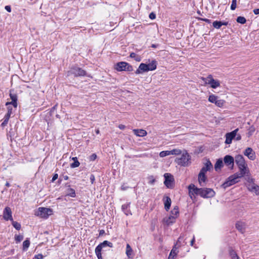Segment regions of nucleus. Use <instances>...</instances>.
<instances>
[{
  "label": "nucleus",
  "mask_w": 259,
  "mask_h": 259,
  "mask_svg": "<svg viewBox=\"0 0 259 259\" xmlns=\"http://www.w3.org/2000/svg\"><path fill=\"white\" fill-rule=\"evenodd\" d=\"M157 62L155 60H152L149 63H141L136 70L135 73L137 74H142L149 71L155 70L157 68Z\"/></svg>",
  "instance_id": "1"
},
{
  "label": "nucleus",
  "mask_w": 259,
  "mask_h": 259,
  "mask_svg": "<svg viewBox=\"0 0 259 259\" xmlns=\"http://www.w3.org/2000/svg\"><path fill=\"white\" fill-rule=\"evenodd\" d=\"M179 215V207L177 206H175L171 210L170 215L164 218L163 222L167 225H171L176 222V220Z\"/></svg>",
  "instance_id": "2"
},
{
  "label": "nucleus",
  "mask_w": 259,
  "mask_h": 259,
  "mask_svg": "<svg viewBox=\"0 0 259 259\" xmlns=\"http://www.w3.org/2000/svg\"><path fill=\"white\" fill-rule=\"evenodd\" d=\"M238 176L239 175L237 174V173H235L230 176L222 184V187L224 189H226V188H228L239 182V179H240V178Z\"/></svg>",
  "instance_id": "3"
},
{
  "label": "nucleus",
  "mask_w": 259,
  "mask_h": 259,
  "mask_svg": "<svg viewBox=\"0 0 259 259\" xmlns=\"http://www.w3.org/2000/svg\"><path fill=\"white\" fill-rule=\"evenodd\" d=\"M109 246L110 247H113V244L112 243L105 240L102 243H101L99 244L95 248V253L97 255V257L98 259H103L101 251L103 248Z\"/></svg>",
  "instance_id": "4"
},
{
  "label": "nucleus",
  "mask_w": 259,
  "mask_h": 259,
  "mask_svg": "<svg viewBox=\"0 0 259 259\" xmlns=\"http://www.w3.org/2000/svg\"><path fill=\"white\" fill-rule=\"evenodd\" d=\"M190 157L187 152L183 153L181 157L177 158L176 159L177 163L181 166H187L190 164Z\"/></svg>",
  "instance_id": "5"
},
{
  "label": "nucleus",
  "mask_w": 259,
  "mask_h": 259,
  "mask_svg": "<svg viewBox=\"0 0 259 259\" xmlns=\"http://www.w3.org/2000/svg\"><path fill=\"white\" fill-rule=\"evenodd\" d=\"M52 210L50 208L46 207H39L35 212V214L42 218L47 219L49 215H51Z\"/></svg>",
  "instance_id": "6"
},
{
  "label": "nucleus",
  "mask_w": 259,
  "mask_h": 259,
  "mask_svg": "<svg viewBox=\"0 0 259 259\" xmlns=\"http://www.w3.org/2000/svg\"><path fill=\"white\" fill-rule=\"evenodd\" d=\"M202 80L205 84H209L211 88L215 89L220 85V81L213 78L212 75H209L206 78H202Z\"/></svg>",
  "instance_id": "7"
},
{
  "label": "nucleus",
  "mask_w": 259,
  "mask_h": 259,
  "mask_svg": "<svg viewBox=\"0 0 259 259\" xmlns=\"http://www.w3.org/2000/svg\"><path fill=\"white\" fill-rule=\"evenodd\" d=\"M115 69L118 71H132L133 70V66L125 62H120L117 63L116 65Z\"/></svg>",
  "instance_id": "8"
},
{
  "label": "nucleus",
  "mask_w": 259,
  "mask_h": 259,
  "mask_svg": "<svg viewBox=\"0 0 259 259\" xmlns=\"http://www.w3.org/2000/svg\"><path fill=\"white\" fill-rule=\"evenodd\" d=\"M208 100L209 102L215 104L219 107H222L225 103V101L224 100L220 99L218 96L213 94L210 95Z\"/></svg>",
  "instance_id": "9"
},
{
  "label": "nucleus",
  "mask_w": 259,
  "mask_h": 259,
  "mask_svg": "<svg viewBox=\"0 0 259 259\" xmlns=\"http://www.w3.org/2000/svg\"><path fill=\"white\" fill-rule=\"evenodd\" d=\"M164 184L168 188H172L174 185V177L169 173H165L164 175Z\"/></svg>",
  "instance_id": "10"
},
{
  "label": "nucleus",
  "mask_w": 259,
  "mask_h": 259,
  "mask_svg": "<svg viewBox=\"0 0 259 259\" xmlns=\"http://www.w3.org/2000/svg\"><path fill=\"white\" fill-rule=\"evenodd\" d=\"M188 188L189 190V195L191 199L193 198V196H194L195 195L201 196L202 188H198L193 184L189 185Z\"/></svg>",
  "instance_id": "11"
},
{
  "label": "nucleus",
  "mask_w": 259,
  "mask_h": 259,
  "mask_svg": "<svg viewBox=\"0 0 259 259\" xmlns=\"http://www.w3.org/2000/svg\"><path fill=\"white\" fill-rule=\"evenodd\" d=\"M69 73L73 74L75 76H81L86 75L85 71L84 70L77 66L72 67Z\"/></svg>",
  "instance_id": "12"
},
{
  "label": "nucleus",
  "mask_w": 259,
  "mask_h": 259,
  "mask_svg": "<svg viewBox=\"0 0 259 259\" xmlns=\"http://www.w3.org/2000/svg\"><path fill=\"white\" fill-rule=\"evenodd\" d=\"M214 191L210 188H202L201 197L203 198H211L214 196Z\"/></svg>",
  "instance_id": "13"
},
{
  "label": "nucleus",
  "mask_w": 259,
  "mask_h": 259,
  "mask_svg": "<svg viewBox=\"0 0 259 259\" xmlns=\"http://www.w3.org/2000/svg\"><path fill=\"white\" fill-rule=\"evenodd\" d=\"M238 128H236L230 133H227L225 135L226 144H230L232 143V140L234 139L236 136V133L238 131Z\"/></svg>",
  "instance_id": "14"
},
{
  "label": "nucleus",
  "mask_w": 259,
  "mask_h": 259,
  "mask_svg": "<svg viewBox=\"0 0 259 259\" xmlns=\"http://www.w3.org/2000/svg\"><path fill=\"white\" fill-rule=\"evenodd\" d=\"M238 168L239 169L240 172H237L239 175L238 176L241 178L243 177L245 175H249V170L247 167V165H242V166H238Z\"/></svg>",
  "instance_id": "15"
},
{
  "label": "nucleus",
  "mask_w": 259,
  "mask_h": 259,
  "mask_svg": "<svg viewBox=\"0 0 259 259\" xmlns=\"http://www.w3.org/2000/svg\"><path fill=\"white\" fill-rule=\"evenodd\" d=\"M12 210L10 207H6L3 211V218L6 221H13Z\"/></svg>",
  "instance_id": "16"
},
{
  "label": "nucleus",
  "mask_w": 259,
  "mask_h": 259,
  "mask_svg": "<svg viewBox=\"0 0 259 259\" xmlns=\"http://www.w3.org/2000/svg\"><path fill=\"white\" fill-rule=\"evenodd\" d=\"M244 155L247 156V157L251 160H253L255 159V152L253 151L252 148L250 147L247 148L244 152Z\"/></svg>",
  "instance_id": "17"
},
{
  "label": "nucleus",
  "mask_w": 259,
  "mask_h": 259,
  "mask_svg": "<svg viewBox=\"0 0 259 259\" xmlns=\"http://www.w3.org/2000/svg\"><path fill=\"white\" fill-rule=\"evenodd\" d=\"M234 160V158L232 156L229 155H226L224 158V161L225 164L231 168L233 167Z\"/></svg>",
  "instance_id": "18"
},
{
  "label": "nucleus",
  "mask_w": 259,
  "mask_h": 259,
  "mask_svg": "<svg viewBox=\"0 0 259 259\" xmlns=\"http://www.w3.org/2000/svg\"><path fill=\"white\" fill-rule=\"evenodd\" d=\"M212 167L213 166L212 163H211L210 160H207L205 163L204 164V166H203L201 169L200 172L205 175L206 172L207 171H209L211 169H212Z\"/></svg>",
  "instance_id": "19"
},
{
  "label": "nucleus",
  "mask_w": 259,
  "mask_h": 259,
  "mask_svg": "<svg viewBox=\"0 0 259 259\" xmlns=\"http://www.w3.org/2000/svg\"><path fill=\"white\" fill-rule=\"evenodd\" d=\"M235 161L237 166L247 165L243 156L241 155H237L235 156Z\"/></svg>",
  "instance_id": "20"
},
{
  "label": "nucleus",
  "mask_w": 259,
  "mask_h": 259,
  "mask_svg": "<svg viewBox=\"0 0 259 259\" xmlns=\"http://www.w3.org/2000/svg\"><path fill=\"white\" fill-rule=\"evenodd\" d=\"M248 190L251 192L255 193L256 195L259 196V186L257 185L254 183L249 185Z\"/></svg>",
  "instance_id": "21"
},
{
  "label": "nucleus",
  "mask_w": 259,
  "mask_h": 259,
  "mask_svg": "<svg viewBox=\"0 0 259 259\" xmlns=\"http://www.w3.org/2000/svg\"><path fill=\"white\" fill-rule=\"evenodd\" d=\"M130 204L131 203H126L125 204H123L121 206V208L123 212L126 215L132 214L131 211L130 209Z\"/></svg>",
  "instance_id": "22"
},
{
  "label": "nucleus",
  "mask_w": 259,
  "mask_h": 259,
  "mask_svg": "<svg viewBox=\"0 0 259 259\" xmlns=\"http://www.w3.org/2000/svg\"><path fill=\"white\" fill-rule=\"evenodd\" d=\"M133 132L138 137H143L147 135V132L143 129H134Z\"/></svg>",
  "instance_id": "23"
},
{
  "label": "nucleus",
  "mask_w": 259,
  "mask_h": 259,
  "mask_svg": "<svg viewBox=\"0 0 259 259\" xmlns=\"http://www.w3.org/2000/svg\"><path fill=\"white\" fill-rule=\"evenodd\" d=\"M163 201L164 204V208L166 211H168L171 205V199L169 197L166 196L163 198Z\"/></svg>",
  "instance_id": "24"
},
{
  "label": "nucleus",
  "mask_w": 259,
  "mask_h": 259,
  "mask_svg": "<svg viewBox=\"0 0 259 259\" xmlns=\"http://www.w3.org/2000/svg\"><path fill=\"white\" fill-rule=\"evenodd\" d=\"M125 253L128 258H132L133 257V250L129 244L126 245Z\"/></svg>",
  "instance_id": "25"
},
{
  "label": "nucleus",
  "mask_w": 259,
  "mask_h": 259,
  "mask_svg": "<svg viewBox=\"0 0 259 259\" xmlns=\"http://www.w3.org/2000/svg\"><path fill=\"white\" fill-rule=\"evenodd\" d=\"M228 24V22H222V21H215L213 22L212 25L213 26L217 29H220L222 26L225 25L227 26Z\"/></svg>",
  "instance_id": "26"
},
{
  "label": "nucleus",
  "mask_w": 259,
  "mask_h": 259,
  "mask_svg": "<svg viewBox=\"0 0 259 259\" xmlns=\"http://www.w3.org/2000/svg\"><path fill=\"white\" fill-rule=\"evenodd\" d=\"M178 247H177L176 245H174L170 252L168 259H174V257L177 255L178 252L177 250Z\"/></svg>",
  "instance_id": "27"
},
{
  "label": "nucleus",
  "mask_w": 259,
  "mask_h": 259,
  "mask_svg": "<svg viewBox=\"0 0 259 259\" xmlns=\"http://www.w3.org/2000/svg\"><path fill=\"white\" fill-rule=\"evenodd\" d=\"M236 227L238 230L243 233L245 230V224L242 222H238L236 224Z\"/></svg>",
  "instance_id": "28"
},
{
  "label": "nucleus",
  "mask_w": 259,
  "mask_h": 259,
  "mask_svg": "<svg viewBox=\"0 0 259 259\" xmlns=\"http://www.w3.org/2000/svg\"><path fill=\"white\" fill-rule=\"evenodd\" d=\"M223 166V162L222 159H219L214 164V169L216 171L221 170Z\"/></svg>",
  "instance_id": "29"
},
{
  "label": "nucleus",
  "mask_w": 259,
  "mask_h": 259,
  "mask_svg": "<svg viewBox=\"0 0 259 259\" xmlns=\"http://www.w3.org/2000/svg\"><path fill=\"white\" fill-rule=\"evenodd\" d=\"M198 182L201 186H202V183H204L206 180V177L205 174L199 172L198 175Z\"/></svg>",
  "instance_id": "30"
},
{
  "label": "nucleus",
  "mask_w": 259,
  "mask_h": 259,
  "mask_svg": "<svg viewBox=\"0 0 259 259\" xmlns=\"http://www.w3.org/2000/svg\"><path fill=\"white\" fill-rule=\"evenodd\" d=\"M186 243L187 242H185L184 237L180 236L178 238V240L176 243L175 244V245H176V246H178V247H180L181 245H185Z\"/></svg>",
  "instance_id": "31"
},
{
  "label": "nucleus",
  "mask_w": 259,
  "mask_h": 259,
  "mask_svg": "<svg viewBox=\"0 0 259 259\" xmlns=\"http://www.w3.org/2000/svg\"><path fill=\"white\" fill-rule=\"evenodd\" d=\"M67 193L66 194L67 196H70V197H71L73 198H74L76 197L75 191L74 189L71 188H69L67 189Z\"/></svg>",
  "instance_id": "32"
},
{
  "label": "nucleus",
  "mask_w": 259,
  "mask_h": 259,
  "mask_svg": "<svg viewBox=\"0 0 259 259\" xmlns=\"http://www.w3.org/2000/svg\"><path fill=\"white\" fill-rule=\"evenodd\" d=\"M130 56L137 62H140L142 60L141 57L135 53H131Z\"/></svg>",
  "instance_id": "33"
},
{
  "label": "nucleus",
  "mask_w": 259,
  "mask_h": 259,
  "mask_svg": "<svg viewBox=\"0 0 259 259\" xmlns=\"http://www.w3.org/2000/svg\"><path fill=\"white\" fill-rule=\"evenodd\" d=\"M30 245V241L27 239H26L23 243V250H26Z\"/></svg>",
  "instance_id": "34"
},
{
  "label": "nucleus",
  "mask_w": 259,
  "mask_h": 259,
  "mask_svg": "<svg viewBox=\"0 0 259 259\" xmlns=\"http://www.w3.org/2000/svg\"><path fill=\"white\" fill-rule=\"evenodd\" d=\"M182 151L179 149H175L172 150H170V155H178L181 154Z\"/></svg>",
  "instance_id": "35"
},
{
  "label": "nucleus",
  "mask_w": 259,
  "mask_h": 259,
  "mask_svg": "<svg viewBox=\"0 0 259 259\" xmlns=\"http://www.w3.org/2000/svg\"><path fill=\"white\" fill-rule=\"evenodd\" d=\"M236 21L238 23L244 24L246 23V20L244 17L239 16L237 17Z\"/></svg>",
  "instance_id": "36"
},
{
  "label": "nucleus",
  "mask_w": 259,
  "mask_h": 259,
  "mask_svg": "<svg viewBox=\"0 0 259 259\" xmlns=\"http://www.w3.org/2000/svg\"><path fill=\"white\" fill-rule=\"evenodd\" d=\"M230 255L231 257V259H239L238 256L234 250H231L230 251Z\"/></svg>",
  "instance_id": "37"
},
{
  "label": "nucleus",
  "mask_w": 259,
  "mask_h": 259,
  "mask_svg": "<svg viewBox=\"0 0 259 259\" xmlns=\"http://www.w3.org/2000/svg\"><path fill=\"white\" fill-rule=\"evenodd\" d=\"M12 222V224L13 226L17 230H19L21 229V224L17 222L13 221Z\"/></svg>",
  "instance_id": "38"
},
{
  "label": "nucleus",
  "mask_w": 259,
  "mask_h": 259,
  "mask_svg": "<svg viewBox=\"0 0 259 259\" xmlns=\"http://www.w3.org/2000/svg\"><path fill=\"white\" fill-rule=\"evenodd\" d=\"M10 97L11 99L13 101L14 104H16V102L17 101V96L15 94H12L10 93Z\"/></svg>",
  "instance_id": "39"
},
{
  "label": "nucleus",
  "mask_w": 259,
  "mask_h": 259,
  "mask_svg": "<svg viewBox=\"0 0 259 259\" xmlns=\"http://www.w3.org/2000/svg\"><path fill=\"white\" fill-rule=\"evenodd\" d=\"M168 155H170V151H162L159 153V156L160 157H164Z\"/></svg>",
  "instance_id": "40"
},
{
  "label": "nucleus",
  "mask_w": 259,
  "mask_h": 259,
  "mask_svg": "<svg viewBox=\"0 0 259 259\" xmlns=\"http://www.w3.org/2000/svg\"><path fill=\"white\" fill-rule=\"evenodd\" d=\"M15 239L17 243L20 242L23 239V236L22 235H15Z\"/></svg>",
  "instance_id": "41"
},
{
  "label": "nucleus",
  "mask_w": 259,
  "mask_h": 259,
  "mask_svg": "<svg viewBox=\"0 0 259 259\" xmlns=\"http://www.w3.org/2000/svg\"><path fill=\"white\" fill-rule=\"evenodd\" d=\"M79 165H80L79 162L78 161V160H76L75 161H74V162L70 164V167L71 168H75V167H78L79 166Z\"/></svg>",
  "instance_id": "42"
},
{
  "label": "nucleus",
  "mask_w": 259,
  "mask_h": 259,
  "mask_svg": "<svg viewBox=\"0 0 259 259\" xmlns=\"http://www.w3.org/2000/svg\"><path fill=\"white\" fill-rule=\"evenodd\" d=\"M237 5V0H232V4L231 5V9L232 10H234L236 8Z\"/></svg>",
  "instance_id": "43"
},
{
  "label": "nucleus",
  "mask_w": 259,
  "mask_h": 259,
  "mask_svg": "<svg viewBox=\"0 0 259 259\" xmlns=\"http://www.w3.org/2000/svg\"><path fill=\"white\" fill-rule=\"evenodd\" d=\"M155 182V179L153 176H150L149 177V182L148 183L151 185H153Z\"/></svg>",
  "instance_id": "44"
},
{
  "label": "nucleus",
  "mask_w": 259,
  "mask_h": 259,
  "mask_svg": "<svg viewBox=\"0 0 259 259\" xmlns=\"http://www.w3.org/2000/svg\"><path fill=\"white\" fill-rule=\"evenodd\" d=\"M11 105H12L15 108H16L17 107V103L16 102V104L15 105V104L12 100L11 102H7L6 104V106H11Z\"/></svg>",
  "instance_id": "45"
},
{
  "label": "nucleus",
  "mask_w": 259,
  "mask_h": 259,
  "mask_svg": "<svg viewBox=\"0 0 259 259\" xmlns=\"http://www.w3.org/2000/svg\"><path fill=\"white\" fill-rule=\"evenodd\" d=\"M34 258L36 259H43L44 256L42 254L39 253L35 255Z\"/></svg>",
  "instance_id": "46"
},
{
  "label": "nucleus",
  "mask_w": 259,
  "mask_h": 259,
  "mask_svg": "<svg viewBox=\"0 0 259 259\" xmlns=\"http://www.w3.org/2000/svg\"><path fill=\"white\" fill-rule=\"evenodd\" d=\"M96 158H97V155L96 154H95V153L92 154L90 156V160L91 161H94Z\"/></svg>",
  "instance_id": "47"
},
{
  "label": "nucleus",
  "mask_w": 259,
  "mask_h": 259,
  "mask_svg": "<svg viewBox=\"0 0 259 259\" xmlns=\"http://www.w3.org/2000/svg\"><path fill=\"white\" fill-rule=\"evenodd\" d=\"M90 181H91V183L93 184H94V183L95 182V176L94 175H91L90 176Z\"/></svg>",
  "instance_id": "48"
},
{
  "label": "nucleus",
  "mask_w": 259,
  "mask_h": 259,
  "mask_svg": "<svg viewBox=\"0 0 259 259\" xmlns=\"http://www.w3.org/2000/svg\"><path fill=\"white\" fill-rule=\"evenodd\" d=\"M8 108L7 113L12 114V107L11 106H7Z\"/></svg>",
  "instance_id": "49"
},
{
  "label": "nucleus",
  "mask_w": 259,
  "mask_h": 259,
  "mask_svg": "<svg viewBox=\"0 0 259 259\" xmlns=\"http://www.w3.org/2000/svg\"><path fill=\"white\" fill-rule=\"evenodd\" d=\"M8 121H9L8 120H6V119H4V121L2 123L1 126L2 127H5L7 124V123L8 122Z\"/></svg>",
  "instance_id": "50"
},
{
  "label": "nucleus",
  "mask_w": 259,
  "mask_h": 259,
  "mask_svg": "<svg viewBox=\"0 0 259 259\" xmlns=\"http://www.w3.org/2000/svg\"><path fill=\"white\" fill-rule=\"evenodd\" d=\"M8 121H9L8 120H6V119H4V121L2 123L1 126L2 127H5L7 124V123L8 122Z\"/></svg>",
  "instance_id": "51"
},
{
  "label": "nucleus",
  "mask_w": 259,
  "mask_h": 259,
  "mask_svg": "<svg viewBox=\"0 0 259 259\" xmlns=\"http://www.w3.org/2000/svg\"><path fill=\"white\" fill-rule=\"evenodd\" d=\"M128 188V187L127 186H125L124 184L122 185L121 186V190L122 191H125L127 190Z\"/></svg>",
  "instance_id": "52"
},
{
  "label": "nucleus",
  "mask_w": 259,
  "mask_h": 259,
  "mask_svg": "<svg viewBox=\"0 0 259 259\" xmlns=\"http://www.w3.org/2000/svg\"><path fill=\"white\" fill-rule=\"evenodd\" d=\"M156 17V15L154 13H151L149 15V18L151 19H154Z\"/></svg>",
  "instance_id": "53"
},
{
  "label": "nucleus",
  "mask_w": 259,
  "mask_h": 259,
  "mask_svg": "<svg viewBox=\"0 0 259 259\" xmlns=\"http://www.w3.org/2000/svg\"><path fill=\"white\" fill-rule=\"evenodd\" d=\"M236 141H239L241 139V136L240 134H236V136L235 137V138H234Z\"/></svg>",
  "instance_id": "54"
},
{
  "label": "nucleus",
  "mask_w": 259,
  "mask_h": 259,
  "mask_svg": "<svg viewBox=\"0 0 259 259\" xmlns=\"http://www.w3.org/2000/svg\"><path fill=\"white\" fill-rule=\"evenodd\" d=\"M58 178V175L57 174H55L54 175L53 178H52V182H54L56 180H57Z\"/></svg>",
  "instance_id": "55"
},
{
  "label": "nucleus",
  "mask_w": 259,
  "mask_h": 259,
  "mask_svg": "<svg viewBox=\"0 0 259 259\" xmlns=\"http://www.w3.org/2000/svg\"><path fill=\"white\" fill-rule=\"evenodd\" d=\"M11 114L7 113V114L5 115V117H4V119H6V120H9V119H10V116H11Z\"/></svg>",
  "instance_id": "56"
},
{
  "label": "nucleus",
  "mask_w": 259,
  "mask_h": 259,
  "mask_svg": "<svg viewBox=\"0 0 259 259\" xmlns=\"http://www.w3.org/2000/svg\"><path fill=\"white\" fill-rule=\"evenodd\" d=\"M5 10L8 12H11V8L10 6H5Z\"/></svg>",
  "instance_id": "57"
},
{
  "label": "nucleus",
  "mask_w": 259,
  "mask_h": 259,
  "mask_svg": "<svg viewBox=\"0 0 259 259\" xmlns=\"http://www.w3.org/2000/svg\"><path fill=\"white\" fill-rule=\"evenodd\" d=\"M253 12L254 14L258 15V14H259V9H254Z\"/></svg>",
  "instance_id": "58"
},
{
  "label": "nucleus",
  "mask_w": 259,
  "mask_h": 259,
  "mask_svg": "<svg viewBox=\"0 0 259 259\" xmlns=\"http://www.w3.org/2000/svg\"><path fill=\"white\" fill-rule=\"evenodd\" d=\"M118 127L119 129L123 130L125 128V126L123 124H119Z\"/></svg>",
  "instance_id": "59"
},
{
  "label": "nucleus",
  "mask_w": 259,
  "mask_h": 259,
  "mask_svg": "<svg viewBox=\"0 0 259 259\" xmlns=\"http://www.w3.org/2000/svg\"><path fill=\"white\" fill-rule=\"evenodd\" d=\"M194 242H195V237H194V236H193V238H192V240L191 241V242H190V245L191 246H193Z\"/></svg>",
  "instance_id": "60"
},
{
  "label": "nucleus",
  "mask_w": 259,
  "mask_h": 259,
  "mask_svg": "<svg viewBox=\"0 0 259 259\" xmlns=\"http://www.w3.org/2000/svg\"><path fill=\"white\" fill-rule=\"evenodd\" d=\"M105 234V231L104 230H101L99 231V236H102Z\"/></svg>",
  "instance_id": "61"
},
{
  "label": "nucleus",
  "mask_w": 259,
  "mask_h": 259,
  "mask_svg": "<svg viewBox=\"0 0 259 259\" xmlns=\"http://www.w3.org/2000/svg\"><path fill=\"white\" fill-rule=\"evenodd\" d=\"M203 20L204 21H205V22H206L208 23H210V20H209V19H206V18H205V19H203Z\"/></svg>",
  "instance_id": "62"
},
{
  "label": "nucleus",
  "mask_w": 259,
  "mask_h": 259,
  "mask_svg": "<svg viewBox=\"0 0 259 259\" xmlns=\"http://www.w3.org/2000/svg\"><path fill=\"white\" fill-rule=\"evenodd\" d=\"M95 133L96 134H99L100 133L99 129L97 128L95 130Z\"/></svg>",
  "instance_id": "63"
},
{
  "label": "nucleus",
  "mask_w": 259,
  "mask_h": 259,
  "mask_svg": "<svg viewBox=\"0 0 259 259\" xmlns=\"http://www.w3.org/2000/svg\"><path fill=\"white\" fill-rule=\"evenodd\" d=\"M72 159L74 161H75L76 160H77V158L76 157H72Z\"/></svg>",
  "instance_id": "64"
}]
</instances>
